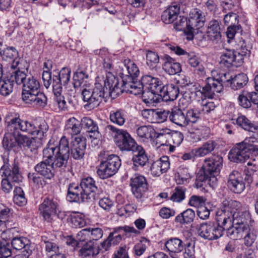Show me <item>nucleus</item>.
<instances>
[{
	"label": "nucleus",
	"mask_w": 258,
	"mask_h": 258,
	"mask_svg": "<svg viewBox=\"0 0 258 258\" xmlns=\"http://www.w3.org/2000/svg\"><path fill=\"white\" fill-rule=\"evenodd\" d=\"M97 189L93 178L87 177L82 178L79 184L72 183L69 185L67 198L70 202H87L94 199V193Z\"/></svg>",
	"instance_id": "f257e3e1"
},
{
	"label": "nucleus",
	"mask_w": 258,
	"mask_h": 258,
	"mask_svg": "<svg viewBox=\"0 0 258 258\" xmlns=\"http://www.w3.org/2000/svg\"><path fill=\"white\" fill-rule=\"evenodd\" d=\"M23 87L22 98L26 103L42 107L46 105L47 98L40 92V85L36 78L28 75Z\"/></svg>",
	"instance_id": "f03ea898"
},
{
	"label": "nucleus",
	"mask_w": 258,
	"mask_h": 258,
	"mask_svg": "<svg viewBox=\"0 0 258 258\" xmlns=\"http://www.w3.org/2000/svg\"><path fill=\"white\" fill-rule=\"evenodd\" d=\"M140 71L137 65L130 59H125L119 73L122 79V86L126 92L138 95L141 91L140 82L137 81V78Z\"/></svg>",
	"instance_id": "7ed1b4c3"
},
{
	"label": "nucleus",
	"mask_w": 258,
	"mask_h": 258,
	"mask_svg": "<svg viewBox=\"0 0 258 258\" xmlns=\"http://www.w3.org/2000/svg\"><path fill=\"white\" fill-rule=\"evenodd\" d=\"M81 89L83 100L86 102L85 108L92 109L98 106L104 98V88L100 83H96L94 86L85 83Z\"/></svg>",
	"instance_id": "20e7f679"
},
{
	"label": "nucleus",
	"mask_w": 258,
	"mask_h": 258,
	"mask_svg": "<svg viewBox=\"0 0 258 258\" xmlns=\"http://www.w3.org/2000/svg\"><path fill=\"white\" fill-rule=\"evenodd\" d=\"M256 140L254 137L246 138L243 142L236 144L229 153V159L235 163L244 162L249 158L250 153L258 155V148L250 144Z\"/></svg>",
	"instance_id": "39448f33"
},
{
	"label": "nucleus",
	"mask_w": 258,
	"mask_h": 258,
	"mask_svg": "<svg viewBox=\"0 0 258 258\" xmlns=\"http://www.w3.org/2000/svg\"><path fill=\"white\" fill-rule=\"evenodd\" d=\"M71 70L68 68H62L56 75L53 74V92L55 96L54 100L59 109L64 110L68 108L64 96L61 95L62 85L68 84L70 79Z\"/></svg>",
	"instance_id": "423d86ee"
},
{
	"label": "nucleus",
	"mask_w": 258,
	"mask_h": 258,
	"mask_svg": "<svg viewBox=\"0 0 258 258\" xmlns=\"http://www.w3.org/2000/svg\"><path fill=\"white\" fill-rule=\"evenodd\" d=\"M106 129L113 134L117 146L121 151H132L137 145L126 131L118 129L115 126L108 125Z\"/></svg>",
	"instance_id": "0eeeda50"
},
{
	"label": "nucleus",
	"mask_w": 258,
	"mask_h": 258,
	"mask_svg": "<svg viewBox=\"0 0 258 258\" xmlns=\"http://www.w3.org/2000/svg\"><path fill=\"white\" fill-rule=\"evenodd\" d=\"M240 202L229 198L225 199L222 202L221 210L217 212V220L221 222L223 226L228 224L231 226V218L240 207Z\"/></svg>",
	"instance_id": "6e6552de"
},
{
	"label": "nucleus",
	"mask_w": 258,
	"mask_h": 258,
	"mask_svg": "<svg viewBox=\"0 0 258 258\" xmlns=\"http://www.w3.org/2000/svg\"><path fill=\"white\" fill-rule=\"evenodd\" d=\"M120 166L119 157L114 154L109 155L105 160L101 162L97 173L100 178L106 179L114 175Z\"/></svg>",
	"instance_id": "1a4fd4ad"
},
{
	"label": "nucleus",
	"mask_w": 258,
	"mask_h": 258,
	"mask_svg": "<svg viewBox=\"0 0 258 258\" xmlns=\"http://www.w3.org/2000/svg\"><path fill=\"white\" fill-rule=\"evenodd\" d=\"M224 226L219 221L203 223L200 225L198 232L199 235L205 239H217L223 236L225 230Z\"/></svg>",
	"instance_id": "9d476101"
},
{
	"label": "nucleus",
	"mask_w": 258,
	"mask_h": 258,
	"mask_svg": "<svg viewBox=\"0 0 258 258\" xmlns=\"http://www.w3.org/2000/svg\"><path fill=\"white\" fill-rule=\"evenodd\" d=\"M29 240L23 237H14L11 241V246L6 240H0V258H13L11 246L16 250L27 249L29 247Z\"/></svg>",
	"instance_id": "9b49d317"
},
{
	"label": "nucleus",
	"mask_w": 258,
	"mask_h": 258,
	"mask_svg": "<svg viewBox=\"0 0 258 258\" xmlns=\"http://www.w3.org/2000/svg\"><path fill=\"white\" fill-rule=\"evenodd\" d=\"M232 78L229 73H221L217 79L208 78L205 86L206 94L209 97L215 95L216 93H220L223 89V84L230 82Z\"/></svg>",
	"instance_id": "f8f14e48"
},
{
	"label": "nucleus",
	"mask_w": 258,
	"mask_h": 258,
	"mask_svg": "<svg viewBox=\"0 0 258 258\" xmlns=\"http://www.w3.org/2000/svg\"><path fill=\"white\" fill-rule=\"evenodd\" d=\"M56 149L57 147L51 144L50 141L43 150V157L49 159L54 168L66 167L69 157L57 153L55 152Z\"/></svg>",
	"instance_id": "ddd939ff"
},
{
	"label": "nucleus",
	"mask_w": 258,
	"mask_h": 258,
	"mask_svg": "<svg viewBox=\"0 0 258 258\" xmlns=\"http://www.w3.org/2000/svg\"><path fill=\"white\" fill-rule=\"evenodd\" d=\"M6 122L7 132L3 138V146L5 149L10 150L17 146L16 130L18 124L15 121L14 117L10 120L7 118Z\"/></svg>",
	"instance_id": "4468645a"
},
{
	"label": "nucleus",
	"mask_w": 258,
	"mask_h": 258,
	"mask_svg": "<svg viewBox=\"0 0 258 258\" xmlns=\"http://www.w3.org/2000/svg\"><path fill=\"white\" fill-rule=\"evenodd\" d=\"M22 125L26 133L36 136L40 139L45 136L49 128L47 123L44 120H41L38 122L24 120Z\"/></svg>",
	"instance_id": "2eb2a0df"
},
{
	"label": "nucleus",
	"mask_w": 258,
	"mask_h": 258,
	"mask_svg": "<svg viewBox=\"0 0 258 258\" xmlns=\"http://www.w3.org/2000/svg\"><path fill=\"white\" fill-rule=\"evenodd\" d=\"M169 49L174 51L177 55H185L188 58L189 65L196 68L195 71L200 75H203L205 73V68L201 64L199 57L195 53L186 52L184 49L176 45H170Z\"/></svg>",
	"instance_id": "dca6fc26"
},
{
	"label": "nucleus",
	"mask_w": 258,
	"mask_h": 258,
	"mask_svg": "<svg viewBox=\"0 0 258 258\" xmlns=\"http://www.w3.org/2000/svg\"><path fill=\"white\" fill-rule=\"evenodd\" d=\"M223 158L219 155H214L211 157L206 159L202 167L204 170L212 175V178L217 180L216 175H218L222 166Z\"/></svg>",
	"instance_id": "f3484780"
},
{
	"label": "nucleus",
	"mask_w": 258,
	"mask_h": 258,
	"mask_svg": "<svg viewBox=\"0 0 258 258\" xmlns=\"http://www.w3.org/2000/svg\"><path fill=\"white\" fill-rule=\"evenodd\" d=\"M227 186L232 192L241 194L245 188V183L241 173L235 170L231 172L228 176Z\"/></svg>",
	"instance_id": "a211bd4d"
},
{
	"label": "nucleus",
	"mask_w": 258,
	"mask_h": 258,
	"mask_svg": "<svg viewBox=\"0 0 258 258\" xmlns=\"http://www.w3.org/2000/svg\"><path fill=\"white\" fill-rule=\"evenodd\" d=\"M1 172L2 176L9 179L10 181L19 183L22 180V176L20 173L18 165L15 162H4L3 166L1 167Z\"/></svg>",
	"instance_id": "6ab92c4d"
},
{
	"label": "nucleus",
	"mask_w": 258,
	"mask_h": 258,
	"mask_svg": "<svg viewBox=\"0 0 258 258\" xmlns=\"http://www.w3.org/2000/svg\"><path fill=\"white\" fill-rule=\"evenodd\" d=\"M130 184L133 194L138 199H141L148 190L146 179L141 175H135L131 179Z\"/></svg>",
	"instance_id": "aec40b11"
},
{
	"label": "nucleus",
	"mask_w": 258,
	"mask_h": 258,
	"mask_svg": "<svg viewBox=\"0 0 258 258\" xmlns=\"http://www.w3.org/2000/svg\"><path fill=\"white\" fill-rule=\"evenodd\" d=\"M58 205L56 201L48 198H45L39 205V210L44 219L50 222L52 217L57 213Z\"/></svg>",
	"instance_id": "412c9836"
},
{
	"label": "nucleus",
	"mask_w": 258,
	"mask_h": 258,
	"mask_svg": "<svg viewBox=\"0 0 258 258\" xmlns=\"http://www.w3.org/2000/svg\"><path fill=\"white\" fill-rule=\"evenodd\" d=\"M103 83L104 86L103 85V86L106 89L108 88L109 95L113 98L125 92L122 85L121 87L118 86V80L115 77L113 73L106 74V79L103 81Z\"/></svg>",
	"instance_id": "4be33fe9"
},
{
	"label": "nucleus",
	"mask_w": 258,
	"mask_h": 258,
	"mask_svg": "<svg viewBox=\"0 0 258 258\" xmlns=\"http://www.w3.org/2000/svg\"><path fill=\"white\" fill-rule=\"evenodd\" d=\"M141 86V91L139 95H140L142 90H150L154 92H161L163 84L162 81L158 78L154 77L151 75H145L142 77L140 85Z\"/></svg>",
	"instance_id": "5701e85b"
},
{
	"label": "nucleus",
	"mask_w": 258,
	"mask_h": 258,
	"mask_svg": "<svg viewBox=\"0 0 258 258\" xmlns=\"http://www.w3.org/2000/svg\"><path fill=\"white\" fill-rule=\"evenodd\" d=\"M86 148V139L76 137L71 143V156L75 160H81L84 157Z\"/></svg>",
	"instance_id": "b1692460"
},
{
	"label": "nucleus",
	"mask_w": 258,
	"mask_h": 258,
	"mask_svg": "<svg viewBox=\"0 0 258 258\" xmlns=\"http://www.w3.org/2000/svg\"><path fill=\"white\" fill-rule=\"evenodd\" d=\"M205 20V15L201 10L196 9L190 12L188 18V27L193 32L194 35L196 30H198L204 26Z\"/></svg>",
	"instance_id": "393cba45"
},
{
	"label": "nucleus",
	"mask_w": 258,
	"mask_h": 258,
	"mask_svg": "<svg viewBox=\"0 0 258 258\" xmlns=\"http://www.w3.org/2000/svg\"><path fill=\"white\" fill-rule=\"evenodd\" d=\"M37 164L34 167L35 171L45 179H51L55 174V170L49 160L47 158Z\"/></svg>",
	"instance_id": "a878e982"
},
{
	"label": "nucleus",
	"mask_w": 258,
	"mask_h": 258,
	"mask_svg": "<svg viewBox=\"0 0 258 258\" xmlns=\"http://www.w3.org/2000/svg\"><path fill=\"white\" fill-rule=\"evenodd\" d=\"M169 166L168 157L163 156L152 164L150 167L151 174L154 176H159L166 172L169 169Z\"/></svg>",
	"instance_id": "bb28decb"
},
{
	"label": "nucleus",
	"mask_w": 258,
	"mask_h": 258,
	"mask_svg": "<svg viewBox=\"0 0 258 258\" xmlns=\"http://www.w3.org/2000/svg\"><path fill=\"white\" fill-rule=\"evenodd\" d=\"M239 104L244 108H248L252 106V104H258V93L255 92H245L240 94L238 97Z\"/></svg>",
	"instance_id": "cd10ccee"
},
{
	"label": "nucleus",
	"mask_w": 258,
	"mask_h": 258,
	"mask_svg": "<svg viewBox=\"0 0 258 258\" xmlns=\"http://www.w3.org/2000/svg\"><path fill=\"white\" fill-rule=\"evenodd\" d=\"M121 230H123L126 233H131L135 234V235H138L140 233V232L139 230H136L133 227L125 226L115 228L113 231L112 232H110L108 236V239L111 241L112 244L116 245L121 240L122 237L120 234H119L115 235V234H117Z\"/></svg>",
	"instance_id": "c85d7f7f"
},
{
	"label": "nucleus",
	"mask_w": 258,
	"mask_h": 258,
	"mask_svg": "<svg viewBox=\"0 0 258 258\" xmlns=\"http://www.w3.org/2000/svg\"><path fill=\"white\" fill-rule=\"evenodd\" d=\"M132 151V160L135 166H144L148 161V157L144 149L140 145H137Z\"/></svg>",
	"instance_id": "c756f323"
},
{
	"label": "nucleus",
	"mask_w": 258,
	"mask_h": 258,
	"mask_svg": "<svg viewBox=\"0 0 258 258\" xmlns=\"http://www.w3.org/2000/svg\"><path fill=\"white\" fill-rule=\"evenodd\" d=\"M80 122L81 127L86 129L88 132L90 138L96 139L100 136L97 124L91 118L83 117Z\"/></svg>",
	"instance_id": "7c9ffc66"
},
{
	"label": "nucleus",
	"mask_w": 258,
	"mask_h": 258,
	"mask_svg": "<svg viewBox=\"0 0 258 258\" xmlns=\"http://www.w3.org/2000/svg\"><path fill=\"white\" fill-rule=\"evenodd\" d=\"M251 216L248 210L244 211L237 212L231 219V225H249L248 222L251 224L254 222V220L251 219Z\"/></svg>",
	"instance_id": "2f4dec72"
},
{
	"label": "nucleus",
	"mask_w": 258,
	"mask_h": 258,
	"mask_svg": "<svg viewBox=\"0 0 258 258\" xmlns=\"http://www.w3.org/2000/svg\"><path fill=\"white\" fill-rule=\"evenodd\" d=\"M179 93L178 86L171 84L162 86L160 96L163 97L166 101H173L175 100Z\"/></svg>",
	"instance_id": "473e14b6"
},
{
	"label": "nucleus",
	"mask_w": 258,
	"mask_h": 258,
	"mask_svg": "<svg viewBox=\"0 0 258 258\" xmlns=\"http://www.w3.org/2000/svg\"><path fill=\"white\" fill-rule=\"evenodd\" d=\"M6 76L3 70V66L0 63V93L4 96H7L13 90L14 85L8 78H5Z\"/></svg>",
	"instance_id": "72a5a7b5"
},
{
	"label": "nucleus",
	"mask_w": 258,
	"mask_h": 258,
	"mask_svg": "<svg viewBox=\"0 0 258 258\" xmlns=\"http://www.w3.org/2000/svg\"><path fill=\"white\" fill-rule=\"evenodd\" d=\"M169 120L176 125L185 127L187 125L185 113L180 108L175 107L171 109Z\"/></svg>",
	"instance_id": "f704fd0d"
},
{
	"label": "nucleus",
	"mask_w": 258,
	"mask_h": 258,
	"mask_svg": "<svg viewBox=\"0 0 258 258\" xmlns=\"http://www.w3.org/2000/svg\"><path fill=\"white\" fill-rule=\"evenodd\" d=\"M185 242L178 238H171L165 243L166 250L172 255V254L180 253L183 250Z\"/></svg>",
	"instance_id": "c9c22d12"
},
{
	"label": "nucleus",
	"mask_w": 258,
	"mask_h": 258,
	"mask_svg": "<svg viewBox=\"0 0 258 258\" xmlns=\"http://www.w3.org/2000/svg\"><path fill=\"white\" fill-rule=\"evenodd\" d=\"M163 70L169 75H175L181 71V65L170 56L166 55L164 57Z\"/></svg>",
	"instance_id": "e433bc0d"
},
{
	"label": "nucleus",
	"mask_w": 258,
	"mask_h": 258,
	"mask_svg": "<svg viewBox=\"0 0 258 258\" xmlns=\"http://www.w3.org/2000/svg\"><path fill=\"white\" fill-rule=\"evenodd\" d=\"M180 12V7L177 5L169 6L165 10L162 16V20L165 24H171L174 23L177 19Z\"/></svg>",
	"instance_id": "4c0bfd02"
},
{
	"label": "nucleus",
	"mask_w": 258,
	"mask_h": 258,
	"mask_svg": "<svg viewBox=\"0 0 258 258\" xmlns=\"http://www.w3.org/2000/svg\"><path fill=\"white\" fill-rule=\"evenodd\" d=\"M208 39L212 41H219L221 37L219 22L217 20H212L207 30Z\"/></svg>",
	"instance_id": "58836bf2"
},
{
	"label": "nucleus",
	"mask_w": 258,
	"mask_h": 258,
	"mask_svg": "<svg viewBox=\"0 0 258 258\" xmlns=\"http://www.w3.org/2000/svg\"><path fill=\"white\" fill-rule=\"evenodd\" d=\"M176 21L174 23V28L177 31H183L187 35V39L192 40L194 38L193 32L191 31L188 27V20L184 17L179 16L175 20Z\"/></svg>",
	"instance_id": "ea45409f"
},
{
	"label": "nucleus",
	"mask_w": 258,
	"mask_h": 258,
	"mask_svg": "<svg viewBox=\"0 0 258 258\" xmlns=\"http://www.w3.org/2000/svg\"><path fill=\"white\" fill-rule=\"evenodd\" d=\"M217 143L213 140H209L199 148L192 151V154L196 157H203L213 151Z\"/></svg>",
	"instance_id": "a19ab883"
},
{
	"label": "nucleus",
	"mask_w": 258,
	"mask_h": 258,
	"mask_svg": "<svg viewBox=\"0 0 258 258\" xmlns=\"http://www.w3.org/2000/svg\"><path fill=\"white\" fill-rule=\"evenodd\" d=\"M15 121L17 122V124H18L17 126V129L16 130V132L17 133L16 135V140H17V145L19 146L20 147H23L24 148H26L27 146V143L29 141L31 138L27 137L26 136L23 135L20 133V131H21L23 132L26 133V131L23 130L22 128V123L24 122V120H22L19 117H14Z\"/></svg>",
	"instance_id": "79ce46f5"
},
{
	"label": "nucleus",
	"mask_w": 258,
	"mask_h": 258,
	"mask_svg": "<svg viewBox=\"0 0 258 258\" xmlns=\"http://www.w3.org/2000/svg\"><path fill=\"white\" fill-rule=\"evenodd\" d=\"M236 123L238 126L246 131L251 132L258 131V125L252 122L244 115H239L236 119Z\"/></svg>",
	"instance_id": "37998d69"
},
{
	"label": "nucleus",
	"mask_w": 258,
	"mask_h": 258,
	"mask_svg": "<svg viewBox=\"0 0 258 258\" xmlns=\"http://www.w3.org/2000/svg\"><path fill=\"white\" fill-rule=\"evenodd\" d=\"M5 78H8L14 84L15 82L17 85H23L26 81L28 75H26L24 72L20 70L14 71L5 73Z\"/></svg>",
	"instance_id": "c03bdc74"
},
{
	"label": "nucleus",
	"mask_w": 258,
	"mask_h": 258,
	"mask_svg": "<svg viewBox=\"0 0 258 258\" xmlns=\"http://www.w3.org/2000/svg\"><path fill=\"white\" fill-rule=\"evenodd\" d=\"M125 112L122 109H115L111 110L109 114L110 121L116 124L121 126L125 121Z\"/></svg>",
	"instance_id": "a18cd8bd"
},
{
	"label": "nucleus",
	"mask_w": 258,
	"mask_h": 258,
	"mask_svg": "<svg viewBox=\"0 0 258 258\" xmlns=\"http://www.w3.org/2000/svg\"><path fill=\"white\" fill-rule=\"evenodd\" d=\"M215 181L212 178V175L207 172L205 170L202 168L199 171L195 181V185L197 188L202 187L206 183H209V182L212 181Z\"/></svg>",
	"instance_id": "49530a36"
},
{
	"label": "nucleus",
	"mask_w": 258,
	"mask_h": 258,
	"mask_svg": "<svg viewBox=\"0 0 258 258\" xmlns=\"http://www.w3.org/2000/svg\"><path fill=\"white\" fill-rule=\"evenodd\" d=\"M99 247L94 245L92 241H88L80 249V255L83 257L94 256L98 254Z\"/></svg>",
	"instance_id": "de8ad7c7"
},
{
	"label": "nucleus",
	"mask_w": 258,
	"mask_h": 258,
	"mask_svg": "<svg viewBox=\"0 0 258 258\" xmlns=\"http://www.w3.org/2000/svg\"><path fill=\"white\" fill-rule=\"evenodd\" d=\"M81 130L80 122L74 117L68 120L65 126V131L72 136L80 134Z\"/></svg>",
	"instance_id": "09e8293b"
},
{
	"label": "nucleus",
	"mask_w": 258,
	"mask_h": 258,
	"mask_svg": "<svg viewBox=\"0 0 258 258\" xmlns=\"http://www.w3.org/2000/svg\"><path fill=\"white\" fill-rule=\"evenodd\" d=\"M195 217V211L191 209H187L177 215L175 218V221L180 224H189L193 221Z\"/></svg>",
	"instance_id": "8fccbe9b"
},
{
	"label": "nucleus",
	"mask_w": 258,
	"mask_h": 258,
	"mask_svg": "<svg viewBox=\"0 0 258 258\" xmlns=\"http://www.w3.org/2000/svg\"><path fill=\"white\" fill-rule=\"evenodd\" d=\"M161 92H154L150 90H142L141 93L143 101L146 103H157L160 99Z\"/></svg>",
	"instance_id": "3c124183"
},
{
	"label": "nucleus",
	"mask_w": 258,
	"mask_h": 258,
	"mask_svg": "<svg viewBox=\"0 0 258 258\" xmlns=\"http://www.w3.org/2000/svg\"><path fill=\"white\" fill-rule=\"evenodd\" d=\"M248 82V78L244 74H239L232 78L231 81V87L237 90L243 88Z\"/></svg>",
	"instance_id": "603ef678"
},
{
	"label": "nucleus",
	"mask_w": 258,
	"mask_h": 258,
	"mask_svg": "<svg viewBox=\"0 0 258 258\" xmlns=\"http://www.w3.org/2000/svg\"><path fill=\"white\" fill-rule=\"evenodd\" d=\"M2 58L7 61H13V63L18 64V61L16 59L18 56V52L14 47H8L2 51Z\"/></svg>",
	"instance_id": "864d4df0"
},
{
	"label": "nucleus",
	"mask_w": 258,
	"mask_h": 258,
	"mask_svg": "<svg viewBox=\"0 0 258 258\" xmlns=\"http://www.w3.org/2000/svg\"><path fill=\"white\" fill-rule=\"evenodd\" d=\"M191 178L188 169L184 167H179L177 169L176 181L178 184H184L188 183Z\"/></svg>",
	"instance_id": "5fc2aeb1"
},
{
	"label": "nucleus",
	"mask_w": 258,
	"mask_h": 258,
	"mask_svg": "<svg viewBox=\"0 0 258 258\" xmlns=\"http://www.w3.org/2000/svg\"><path fill=\"white\" fill-rule=\"evenodd\" d=\"M55 146L57 147V149L55 150V152L70 157L71 148L69 147V141L65 136H62L60 139L58 146Z\"/></svg>",
	"instance_id": "6e6d98bb"
},
{
	"label": "nucleus",
	"mask_w": 258,
	"mask_h": 258,
	"mask_svg": "<svg viewBox=\"0 0 258 258\" xmlns=\"http://www.w3.org/2000/svg\"><path fill=\"white\" fill-rule=\"evenodd\" d=\"M201 113L198 106L189 109L185 112L187 125L189 122L195 123L200 118Z\"/></svg>",
	"instance_id": "4d7b16f0"
},
{
	"label": "nucleus",
	"mask_w": 258,
	"mask_h": 258,
	"mask_svg": "<svg viewBox=\"0 0 258 258\" xmlns=\"http://www.w3.org/2000/svg\"><path fill=\"white\" fill-rule=\"evenodd\" d=\"M233 50H227L220 56V63L228 68L232 66L233 61Z\"/></svg>",
	"instance_id": "13d9d810"
},
{
	"label": "nucleus",
	"mask_w": 258,
	"mask_h": 258,
	"mask_svg": "<svg viewBox=\"0 0 258 258\" xmlns=\"http://www.w3.org/2000/svg\"><path fill=\"white\" fill-rule=\"evenodd\" d=\"M186 188L183 186H178L175 188L170 199L173 202L180 203L185 198Z\"/></svg>",
	"instance_id": "bf43d9fd"
},
{
	"label": "nucleus",
	"mask_w": 258,
	"mask_h": 258,
	"mask_svg": "<svg viewBox=\"0 0 258 258\" xmlns=\"http://www.w3.org/2000/svg\"><path fill=\"white\" fill-rule=\"evenodd\" d=\"M257 237L256 230L250 226L243 236L244 243L246 246H250L254 242Z\"/></svg>",
	"instance_id": "052dcab7"
},
{
	"label": "nucleus",
	"mask_w": 258,
	"mask_h": 258,
	"mask_svg": "<svg viewBox=\"0 0 258 258\" xmlns=\"http://www.w3.org/2000/svg\"><path fill=\"white\" fill-rule=\"evenodd\" d=\"M159 62L158 54L154 51L148 50L146 53V63L150 68H154Z\"/></svg>",
	"instance_id": "680f3d73"
},
{
	"label": "nucleus",
	"mask_w": 258,
	"mask_h": 258,
	"mask_svg": "<svg viewBox=\"0 0 258 258\" xmlns=\"http://www.w3.org/2000/svg\"><path fill=\"white\" fill-rule=\"evenodd\" d=\"M90 236V241H97L101 238L103 235V230L101 227H95L88 228Z\"/></svg>",
	"instance_id": "e2e57ef3"
},
{
	"label": "nucleus",
	"mask_w": 258,
	"mask_h": 258,
	"mask_svg": "<svg viewBox=\"0 0 258 258\" xmlns=\"http://www.w3.org/2000/svg\"><path fill=\"white\" fill-rule=\"evenodd\" d=\"M38 174L36 172V173H29L28 178L30 182H32L39 187H42L45 185V178L38 176Z\"/></svg>",
	"instance_id": "0e129e2a"
},
{
	"label": "nucleus",
	"mask_w": 258,
	"mask_h": 258,
	"mask_svg": "<svg viewBox=\"0 0 258 258\" xmlns=\"http://www.w3.org/2000/svg\"><path fill=\"white\" fill-rule=\"evenodd\" d=\"M88 75L83 71L76 72L73 77L74 79V86L75 88H79L82 87L83 84V80L84 78H87Z\"/></svg>",
	"instance_id": "69168bd1"
},
{
	"label": "nucleus",
	"mask_w": 258,
	"mask_h": 258,
	"mask_svg": "<svg viewBox=\"0 0 258 258\" xmlns=\"http://www.w3.org/2000/svg\"><path fill=\"white\" fill-rule=\"evenodd\" d=\"M183 253L184 258H192L195 254V245L191 242L186 241L184 243Z\"/></svg>",
	"instance_id": "338daca9"
},
{
	"label": "nucleus",
	"mask_w": 258,
	"mask_h": 258,
	"mask_svg": "<svg viewBox=\"0 0 258 258\" xmlns=\"http://www.w3.org/2000/svg\"><path fill=\"white\" fill-rule=\"evenodd\" d=\"M153 131V129L151 126L143 125L137 130V134L140 138L148 139L152 137L151 132Z\"/></svg>",
	"instance_id": "774afa93"
}]
</instances>
